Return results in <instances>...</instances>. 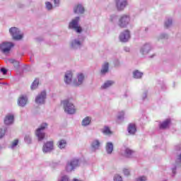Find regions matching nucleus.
Segmentation results:
<instances>
[{"label": "nucleus", "instance_id": "nucleus-1", "mask_svg": "<svg viewBox=\"0 0 181 181\" xmlns=\"http://www.w3.org/2000/svg\"><path fill=\"white\" fill-rule=\"evenodd\" d=\"M64 112L69 114V115H73L76 114V106L74 104L70 101L69 99H66L62 101Z\"/></svg>", "mask_w": 181, "mask_h": 181}, {"label": "nucleus", "instance_id": "nucleus-2", "mask_svg": "<svg viewBox=\"0 0 181 181\" xmlns=\"http://www.w3.org/2000/svg\"><path fill=\"white\" fill-rule=\"evenodd\" d=\"M80 22V17L76 16L75 18L72 19L69 23V29L75 30L76 33H81L83 32V28L78 25Z\"/></svg>", "mask_w": 181, "mask_h": 181}, {"label": "nucleus", "instance_id": "nucleus-3", "mask_svg": "<svg viewBox=\"0 0 181 181\" xmlns=\"http://www.w3.org/2000/svg\"><path fill=\"white\" fill-rule=\"evenodd\" d=\"M47 123H42L40 125V127L37 129L35 132V135L38 138V141H43L45 139V134L43 131L47 128Z\"/></svg>", "mask_w": 181, "mask_h": 181}, {"label": "nucleus", "instance_id": "nucleus-4", "mask_svg": "<svg viewBox=\"0 0 181 181\" xmlns=\"http://www.w3.org/2000/svg\"><path fill=\"white\" fill-rule=\"evenodd\" d=\"M78 163H79V160L77 158H74L69 161L66 163V166L65 168L66 171L68 173L73 172L76 168H78Z\"/></svg>", "mask_w": 181, "mask_h": 181}, {"label": "nucleus", "instance_id": "nucleus-5", "mask_svg": "<svg viewBox=\"0 0 181 181\" xmlns=\"http://www.w3.org/2000/svg\"><path fill=\"white\" fill-rule=\"evenodd\" d=\"M9 33L12 36L13 40H21L23 35L21 34V30L18 28L13 27L9 29Z\"/></svg>", "mask_w": 181, "mask_h": 181}, {"label": "nucleus", "instance_id": "nucleus-6", "mask_svg": "<svg viewBox=\"0 0 181 181\" xmlns=\"http://www.w3.org/2000/svg\"><path fill=\"white\" fill-rule=\"evenodd\" d=\"M76 78L73 81V86L74 87H80V86H83L84 83V80H86V75L83 73H78L76 75Z\"/></svg>", "mask_w": 181, "mask_h": 181}, {"label": "nucleus", "instance_id": "nucleus-7", "mask_svg": "<svg viewBox=\"0 0 181 181\" xmlns=\"http://www.w3.org/2000/svg\"><path fill=\"white\" fill-rule=\"evenodd\" d=\"M47 97V93L46 90H42L40 93H39L35 98V103L38 105H43L46 103V98Z\"/></svg>", "mask_w": 181, "mask_h": 181}, {"label": "nucleus", "instance_id": "nucleus-8", "mask_svg": "<svg viewBox=\"0 0 181 181\" xmlns=\"http://www.w3.org/2000/svg\"><path fill=\"white\" fill-rule=\"evenodd\" d=\"M13 46H15L13 42H4L0 44V50L5 54L6 53H9Z\"/></svg>", "mask_w": 181, "mask_h": 181}, {"label": "nucleus", "instance_id": "nucleus-9", "mask_svg": "<svg viewBox=\"0 0 181 181\" xmlns=\"http://www.w3.org/2000/svg\"><path fill=\"white\" fill-rule=\"evenodd\" d=\"M130 21L131 20L129 18V16L123 15L119 19L118 26L122 28H127V26H128V25L129 24Z\"/></svg>", "mask_w": 181, "mask_h": 181}, {"label": "nucleus", "instance_id": "nucleus-10", "mask_svg": "<svg viewBox=\"0 0 181 181\" xmlns=\"http://www.w3.org/2000/svg\"><path fill=\"white\" fill-rule=\"evenodd\" d=\"M54 150V145L53 141H47L42 146V152L44 153H50V152Z\"/></svg>", "mask_w": 181, "mask_h": 181}, {"label": "nucleus", "instance_id": "nucleus-11", "mask_svg": "<svg viewBox=\"0 0 181 181\" xmlns=\"http://www.w3.org/2000/svg\"><path fill=\"white\" fill-rule=\"evenodd\" d=\"M131 39V34L129 33V30H126L123 31L122 33L119 35V40L120 42H122L123 43H127L128 40Z\"/></svg>", "mask_w": 181, "mask_h": 181}, {"label": "nucleus", "instance_id": "nucleus-12", "mask_svg": "<svg viewBox=\"0 0 181 181\" xmlns=\"http://www.w3.org/2000/svg\"><path fill=\"white\" fill-rule=\"evenodd\" d=\"M116 8L117 11H124L128 3L127 0H116Z\"/></svg>", "mask_w": 181, "mask_h": 181}, {"label": "nucleus", "instance_id": "nucleus-13", "mask_svg": "<svg viewBox=\"0 0 181 181\" xmlns=\"http://www.w3.org/2000/svg\"><path fill=\"white\" fill-rule=\"evenodd\" d=\"M81 46H83V42L78 39H75L71 42V49H73L74 50L80 49Z\"/></svg>", "mask_w": 181, "mask_h": 181}, {"label": "nucleus", "instance_id": "nucleus-14", "mask_svg": "<svg viewBox=\"0 0 181 181\" xmlns=\"http://www.w3.org/2000/svg\"><path fill=\"white\" fill-rule=\"evenodd\" d=\"M151 50H152V45L149 43H146L140 49V53L143 56H145V54H148Z\"/></svg>", "mask_w": 181, "mask_h": 181}, {"label": "nucleus", "instance_id": "nucleus-15", "mask_svg": "<svg viewBox=\"0 0 181 181\" xmlns=\"http://www.w3.org/2000/svg\"><path fill=\"white\" fill-rule=\"evenodd\" d=\"M100 146H101V143L100 142V140L95 139L90 143V151L92 152H95L96 151H98V149H100Z\"/></svg>", "mask_w": 181, "mask_h": 181}, {"label": "nucleus", "instance_id": "nucleus-16", "mask_svg": "<svg viewBox=\"0 0 181 181\" xmlns=\"http://www.w3.org/2000/svg\"><path fill=\"white\" fill-rule=\"evenodd\" d=\"M28 104V97L21 95L18 99V105L19 107H25Z\"/></svg>", "mask_w": 181, "mask_h": 181}, {"label": "nucleus", "instance_id": "nucleus-17", "mask_svg": "<svg viewBox=\"0 0 181 181\" xmlns=\"http://www.w3.org/2000/svg\"><path fill=\"white\" fill-rule=\"evenodd\" d=\"M73 78V73L70 71H67L65 74V76H64V82L66 84H70L71 83V80Z\"/></svg>", "mask_w": 181, "mask_h": 181}, {"label": "nucleus", "instance_id": "nucleus-18", "mask_svg": "<svg viewBox=\"0 0 181 181\" xmlns=\"http://www.w3.org/2000/svg\"><path fill=\"white\" fill-rule=\"evenodd\" d=\"M14 117L13 115H8L4 118V124L5 125H11L13 124Z\"/></svg>", "mask_w": 181, "mask_h": 181}, {"label": "nucleus", "instance_id": "nucleus-19", "mask_svg": "<svg viewBox=\"0 0 181 181\" xmlns=\"http://www.w3.org/2000/svg\"><path fill=\"white\" fill-rule=\"evenodd\" d=\"M105 151L107 155H111L114 151V144L112 142H107L105 145Z\"/></svg>", "mask_w": 181, "mask_h": 181}, {"label": "nucleus", "instance_id": "nucleus-20", "mask_svg": "<svg viewBox=\"0 0 181 181\" xmlns=\"http://www.w3.org/2000/svg\"><path fill=\"white\" fill-rule=\"evenodd\" d=\"M110 71V64L108 62H105L104 64L102 66V69L100 71L101 74L103 76L107 74Z\"/></svg>", "mask_w": 181, "mask_h": 181}, {"label": "nucleus", "instance_id": "nucleus-21", "mask_svg": "<svg viewBox=\"0 0 181 181\" xmlns=\"http://www.w3.org/2000/svg\"><path fill=\"white\" fill-rule=\"evenodd\" d=\"M127 131L130 135H135V132H136V126H135V124H129Z\"/></svg>", "mask_w": 181, "mask_h": 181}, {"label": "nucleus", "instance_id": "nucleus-22", "mask_svg": "<svg viewBox=\"0 0 181 181\" xmlns=\"http://www.w3.org/2000/svg\"><path fill=\"white\" fill-rule=\"evenodd\" d=\"M74 13H84V7L81 4H78L74 8Z\"/></svg>", "mask_w": 181, "mask_h": 181}, {"label": "nucleus", "instance_id": "nucleus-23", "mask_svg": "<svg viewBox=\"0 0 181 181\" xmlns=\"http://www.w3.org/2000/svg\"><path fill=\"white\" fill-rule=\"evenodd\" d=\"M173 25V20L172 18H167L164 22V28L165 29H169V28H172Z\"/></svg>", "mask_w": 181, "mask_h": 181}, {"label": "nucleus", "instance_id": "nucleus-24", "mask_svg": "<svg viewBox=\"0 0 181 181\" xmlns=\"http://www.w3.org/2000/svg\"><path fill=\"white\" fill-rule=\"evenodd\" d=\"M91 124V117H85L81 122L82 127H88Z\"/></svg>", "mask_w": 181, "mask_h": 181}, {"label": "nucleus", "instance_id": "nucleus-25", "mask_svg": "<svg viewBox=\"0 0 181 181\" xmlns=\"http://www.w3.org/2000/svg\"><path fill=\"white\" fill-rule=\"evenodd\" d=\"M135 151H132L131 148H125L124 150V156L126 158H132V155H134Z\"/></svg>", "mask_w": 181, "mask_h": 181}, {"label": "nucleus", "instance_id": "nucleus-26", "mask_svg": "<svg viewBox=\"0 0 181 181\" xmlns=\"http://www.w3.org/2000/svg\"><path fill=\"white\" fill-rule=\"evenodd\" d=\"M169 124H170V119H167L160 124V129H166L169 127Z\"/></svg>", "mask_w": 181, "mask_h": 181}, {"label": "nucleus", "instance_id": "nucleus-27", "mask_svg": "<svg viewBox=\"0 0 181 181\" xmlns=\"http://www.w3.org/2000/svg\"><path fill=\"white\" fill-rule=\"evenodd\" d=\"M57 145L59 149H64L66 148V145H67V142L66 140L62 139L58 141Z\"/></svg>", "mask_w": 181, "mask_h": 181}, {"label": "nucleus", "instance_id": "nucleus-28", "mask_svg": "<svg viewBox=\"0 0 181 181\" xmlns=\"http://www.w3.org/2000/svg\"><path fill=\"white\" fill-rule=\"evenodd\" d=\"M142 76H144V73L139 71V70H135L133 71L134 78H142Z\"/></svg>", "mask_w": 181, "mask_h": 181}, {"label": "nucleus", "instance_id": "nucleus-29", "mask_svg": "<svg viewBox=\"0 0 181 181\" xmlns=\"http://www.w3.org/2000/svg\"><path fill=\"white\" fill-rule=\"evenodd\" d=\"M103 134L104 135H112V132L111 129H110V127L108 126H105L104 128L102 129Z\"/></svg>", "mask_w": 181, "mask_h": 181}, {"label": "nucleus", "instance_id": "nucleus-30", "mask_svg": "<svg viewBox=\"0 0 181 181\" xmlns=\"http://www.w3.org/2000/svg\"><path fill=\"white\" fill-rule=\"evenodd\" d=\"M115 82L114 81H107L103 86L102 88H108L111 87V86H114Z\"/></svg>", "mask_w": 181, "mask_h": 181}, {"label": "nucleus", "instance_id": "nucleus-31", "mask_svg": "<svg viewBox=\"0 0 181 181\" xmlns=\"http://www.w3.org/2000/svg\"><path fill=\"white\" fill-rule=\"evenodd\" d=\"M9 63L11 64H13V66L18 70L19 69V61H16V59H8Z\"/></svg>", "mask_w": 181, "mask_h": 181}, {"label": "nucleus", "instance_id": "nucleus-32", "mask_svg": "<svg viewBox=\"0 0 181 181\" xmlns=\"http://www.w3.org/2000/svg\"><path fill=\"white\" fill-rule=\"evenodd\" d=\"M38 86H39V79L35 78V81L31 84L30 88L31 90H36Z\"/></svg>", "mask_w": 181, "mask_h": 181}, {"label": "nucleus", "instance_id": "nucleus-33", "mask_svg": "<svg viewBox=\"0 0 181 181\" xmlns=\"http://www.w3.org/2000/svg\"><path fill=\"white\" fill-rule=\"evenodd\" d=\"M6 131H8V127H4L0 129V139L5 136V132H6Z\"/></svg>", "mask_w": 181, "mask_h": 181}, {"label": "nucleus", "instance_id": "nucleus-34", "mask_svg": "<svg viewBox=\"0 0 181 181\" xmlns=\"http://www.w3.org/2000/svg\"><path fill=\"white\" fill-rule=\"evenodd\" d=\"M163 39H169V35L167 33H161L158 37V40H162Z\"/></svg>", "mask_w": 181, "mask_h": 181}, {"label": "nucleus", "instance_id": "nucleus-35", "mask_svg": "<svg viewBox=\"0 0 181 181\" xmlns=\"http://www.w3.org/2000/svg\"><path fill=\"white\" fill-rule=\"evenodd\" d=\"M113 180L114 181H124V180L122 179V177L121 175H119V174L115 175V176L113 177Z\"/></svg>", "mask_w": 181, "mask_h": 181}, {"label": "nucleus", "instance_id": "nucleus-36", "mask_svg": "<svg viewBox=\"0 0 181 181\" xmlns=\"http://www.w3.org/2000/svg\"><path fill=\"white\" fill-rule=\"evenodd\" d=\"M175 164L177 166H181V153L177 156V159L175 160Z\"/></svg>", "mask_w": 181, "mask_h": 181}, {"label": "nucleus", "instance_id": "nucleus-37", "mask_svg": "<svg viewBox=\"0 0 181 181\" xmlns=\"http://www.w3.org/2000/svg\"><path fill=\"white\" fill-rule=\"evenodd\" d=\"M24 141L26 142V144H30V142H32V137L30 135H25Z\"/></svg>", "mask_w": 181, "mask_h": 181}, {"label": "nucleus", "instance_id": "nucleus-38", "mask_svg": "<svg viewBox=\"0 0 181 181\" xmlns=\"http://www.w3.org/2000/svg\"><path fill=\"white\" fill-rule=\"evenodd\" d=\"M124 115H125L124 111L120 112L117 116V119H119V121H124Z\"/></svg>", "mask_w": 181, "mask_h": 181}, {"label": "nucleus", "instance_id": "nucleus-39", "mask_svg": "<svg viewBox=\"0 0 181 181\" xmlns=\"http://www.w3.org/2000/svg\"><path fill=\"white\" fill-rule=\"evenodd\" d=\"M110 22H117V21H118V16L117 15H112L110 16Z\"/></svg>", "mask_w": 181, "mask_h": 181}, {"label": "nucleus", "instance_id": "nucleus-40", "mask_svg": "<svg viewBox=\"0 0 181 181\" xmlns=\"http://www.w3.org/2000/svg\"><path fill=\"white\" fill-rule=\"evenodd\" d=\"M46 5V8L47 9H48V11H51V9L53 8V5L52 4V3L47 1L45 3Z\"/></svg>", "mask_w": 181, "mask_h": 181}, {"label": "nucleus", "instance_id": "nucleus-41", "mask_svg": "<svg viewBox=\"0 0 181 181\" xmlns=\"http://www.w3.org/2000/svg\"><path fill=\"white\" fill-rule=\"evenodd\" d=\"M18 144H19V140L16 139L14 140L12 144H11V149H13V148H15V146H18Z\"/></svg>", "mask_w": 181, "mask_h": 181}, {"label": "nucleus", "instance_id": "nucleus-42", "mask_svg": "<svg viewBox=\"0 0 181 181\" xmlns=\"http://www.w3.org/2000/svg\"><path fill=\"white\" fill-rule=\"evenodd\" d=\"M123 173L124 176H129L131 175V170H129V169L124 168L123 169Z\"/></svg>", "mask_w": 181, "mask_h": 181}, {"label": "nucleus", "instance_id": "nucleus-43", "mask_svg": "<svg viewBox=\"0 0 181 181\" xmlns=\"http://www.w3.org/2000/svg\"><path fill=\"white\" fill-rule=\"evenodd\" d=\"M148 178L146 177V176H141V177H139L136 179V181H147Z\"/></svg>", "mask_w": 181, "mask_h": 181}, {"label": "nucleus", "instance_id": "nucleus-44", "mask_svg": "<svg viewBox=\"0 0 181 181\" xmlns=\"http://www.w3.org/2000/svg\"><path fill=\"white\" fill-rule=\"evenodd\" d=\"M114 64L115 67H119L120 62L119 59H115Z\"/></svg>", "mask_w": 181, "mask_h": 181}, {"label": "nucleus", "instance_id": "nucleus-45", "mask_svg": "<svg viewBox=\"0 0 181 181\" xmlns=\"http://www.w3.org/2000/svg\"><path fill=\"white\" fill-rule=\"evenodd\" d=\"M0 71L4 74H6L8 73V69H5L4 67H2L0 69Z\"/></svg>", "mask_w": 181, "mask_h": 181}, {"label": "nucleus", "instance_id": "nucleus-46", "mask_svg": "<svg viewBox=\"0 0 181 181\" xmlns=\"http://www.w3.org/2000/svg\"><path fill=\"white\" fill-rule=\"evenodd\" d=\"M54 4L55 6H59V5L60 4V0H54Z\"/></svg>", "mask_w": 181, "mask_h": 181}, {"label": "nucleus", "instance_id": "nucleus-47", "mask_svg": "<svg viewBox=\"0 0 181 181\" xmlns=\"http://www.w3.org/2000/svg\"><path fill=\"white\" fill-rule=\"evenodd\" d=\"M147 95H148V92H146V91L144 92V95L142 96V99L145 100V98H146Z\"/></svg>", "mask_w": 181, "mask_h": 181}, {"label": "nucleus", "instance_id": "nucleus-48", "mask_svg": "<svg viewBox=\"0 0 181 181\" xmlns=\"http://www.w3.org/2000/svg\"><path fill=\"white\" fill-rule=\"evenodd\" d=\"M124 52H130V49L128 47H124Z\"/></svg>", "mask_w": 181, "mask_h": 181}, {"label": "nucleus", "instance_id": "nucleus-49", "mask_svg": "<svg viewBox=\"0 0 181 181\" xmlns=\"http://www.w3.org/2000/svg\"><path fill=\"white\" fill-rule=\"evenodd\" d=\"M37 42H42L43 41V37H40L36 38Z\"/></svg>", "mask_w": 181, "mask_h": 181}, {"label": "nucleus", "instance_id": "nucleus-50", "mask_svg": "<svg viewBox=\"0 0 181 181\" xmlns=\"http://www.w3.org/2000/svg\"><path fill=\"white\" fill-rule=\"evenodd\" d=\"M173 173H176V167H175L174 168H173Z\"/></svg>", "mask_w": 181, "mask_h": 181}, {"label": "nucleus", "instance_id": "nucleus-51", "mask_svg": "<svg viewBox=\"0 0 181 181\" xmlns=\"http://www.w3.org/2000/svg\"><path fill=\"white\" fill-rule=\"evenodd\" d=\"M18 7H19V8H25V5H23V4H20V5H18Z\"/></svg>", "mask_w": 181, "mask_h": 181}, {"label": "nucleus", "instance_id": "nucleus-52", "mask_svg": "<svg viewBox=\"0 0 181 181\" xmlns=\"http://www.w3.org/2000/svg\"><path fill=\"white\" fill-rule=\"evenodd\" d=\"M154 56H155V54H153V55H151L150 57L152 59V58L154 57Z\"/></svg>", "mask_w": 181, "mask_h": 181}, {"label": "nucleus", "instance_id": "nucleus-53", "mask_svg": "<svg viewBox=\"0 0 181 181\" xmlns=\"http://www.w3.org/2000/svg\"><path fill=\"white\" fill-rule=\"evenodd\" d=\"M145 31H146V32H148V28H145Z\"/></svg>", "mask_w": 181, "mask_h": 181}]
</instances>
